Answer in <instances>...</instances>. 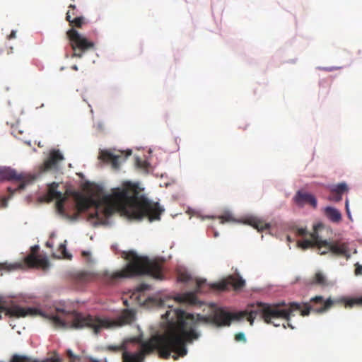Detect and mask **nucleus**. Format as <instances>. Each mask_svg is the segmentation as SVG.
<instances>
[{
	"label": "nucleus",
	"mask_w": 362,
	"mask_h": 362,
	"mask_svg": "<svg viewBox=\"0 0 362 362\" xmlns=\"http://www.w3.org/2000/svg\"><path fill=\"white\" fill-rule=\"evenodd\" d=\"M174 300L178 303L196 305L197 298L194 292H188L176 296Z\"/></svg>",
	"instance_id": "17"
},
{
	"label": "nucleus",
	"mask_w": 362,
	"mask_h": 362,
	"mask_svg": "<svg viewBox=\"0 0 362 362\" xmlns=\"http://www.w3.org/2000/svg\"><path fill=\"white\" fill-rule=\"evenodd\" d=\"M69 11H71V19H73L74 18L78 16V11L76 9V7L74 4H70L69 6Z\"/></svg>",
	"instance_id": "29"
},
{
	"label": "nucleus",
	"mask_w": 362,
	"mask_h": 362,
	"mask_svg": "<svg viewBox=\"0 0 362 362\" xmlns=\"http://www.w3.org/2000/svg\"><path fill=\"white\" fill-rule=\"evenodd\" d=\"M0 313L9 317L40 316L49 320L56 327L81 329L86 328V315L75 310H67L64 305H54L49 311L35 308H23L16 305H7L0 300Z\"/></svg>",
	"instance_id": "4"
},
{
	"label": "nucleus",
	"mask_w": 362,
	"mask_h": 362,
	"mask_svg": "<svg viewBox=\"0 0 362 362\" xmlns=\"http://www.w3.org/2000/svg\"><path fill=\"white\" fill-rule=\"evenodd\" d=\"M168 308L162 318L165 320L164 332L161 334L152 336L146 341L141 342V349L137 352L124 351L123 362H144L146 355L157 351L160 357L168 359L171 354L172 358L177 360L187 354V344L192 343L199 338L200 334L197 327L200 322L211 323L217 327H226L219 325L214 319L216 310L209 316H202L187 313L180 309L173 308L168 305Z\"/></svg>",
	"instance_id": "1"
},
{
	"label": "nucleus",
	"mask_w": 362,
	"mask_h": 362,
	"mask_svg": "<svg viewBox=\"0 0 362 362\" xmlns=\"http://www.w3.org/2000/svg\"><path fill=\"white\" fill-rule=\"evenodd\" d=\"M355 274H362V265L359 264L358 263L356 264Z\"/></svg>",
	"instance_id": "33"
},
{
	"label": "nucleus",
	"mask_w": 362,
	"mask_h": 362,
	"mask_svg": "<svg viewBox=\"0 0 362 362\" xmlns=\"http://www.w3.org/2000/svg\"><path fill=\"white\" fill-rule=\"evenodd\" d=\"M160 305H165L164 301H163V300H160Z\"/></svg>",
	"instance_id": "44"
},
{
	"label": "nucleus",
	"mask_w": 362,
	"mask_h": 362,
	"mask_svg": "<svg viewBox=\"0 0 362 362\" xmlns=\"http://www.w3.org/2000/svg\"><path fill=\"white\" fill-rule=\"evenodd\" d=\"M121 347L119 346H110L109 347V349L110 350H113L115 351H118L119 350H120Z\"/></svg>",
	"instance_id": "39"
},
{
	"label": "nucleus",
	"mask_w": 362,
	"mask_h": 362,
	"mask_svg": "<svg viewBox=\"0 0 362 362\" xmlns=\"http://www.w3.org/2000/svg\"><path fill=\"white\" fill-rule=\"evenodd\" d=\"M296 233L298 236H305L307 235V230L305 228H296Z\"/></svg>",
	"instance_id": "32"
},
{
	"label": "nucleus",
	"mask_w": 362,
	"mask_h": 362,
	"mask_svg": "<svg viewBox=\"0 0 362 362\" xmlns=\"http://www.w3.org/2000/svg\"><path fill=\"white\" fill-rule=\"evenodd\" d=\"M92 276L90 273L81 272L76 274V279L80 282H86L90 281Z\"/></svg>",
	"instance_id": "23"
},
{
	"label": "nucleus",
	"mask_w": 362,
	"mask_h": 362,
	"mask_svg": "<svg viewBox=\"0 0 362 362\" xmlns=\"http://www.w3.org/2000/svg\"><path fill=\"white\" fill-rule=\"evenodd\" d=\"M76 201L77 209L80 212L88 210L93 204L92 199L80 194L76 196Z\"/></svg>",
	"instance_id": "16"
},
{
	"label": "nucleus",
	"mask_w": 362,
	"mask_h": 362,
	"mask_svg": "<svg viewBox=\"0 0 362 362\" xmlns=\"http://www.w3.org/2000/svg\"><path fill=\"white\" fill-rule=\"evenodd\" d=\"M337 69V68H335V67H327V68H323L322 69L325 70V71H334V70H335Z\"/></svg>",
	"instance_id": "40"
},
{
	"label": "nucleus",
	"mask_w": 362,
	"mask_h": 362,
	"mask_svg": "<svg viewBox=\"0 0 362 362\" xmlns=\"http://www.w3.org/2000/svg\"><path fill=\"white\" fill-rule=\"evenodd\" d=\"M136 164L139 168L144 167V162L141 161L139 158L136 159Z\"/></svg>",
	"instance_id": "34"
},
{
	"label": "nucleus",
	"mask_w": 362,
	"mask_h": 362,
	"mask_svg": "<svg viewBox=\"0 0 362 362\" xmlns=\"http://www.w3.org/2000/svg\"><path fill=\"white\" fill-rule=\"evenodd\" d=\"M82 255L83 257H88L90 255V252H86V251H83L82 252Z\"/></svg>",
	"instance_id": "41"
},
{
	"label": "nucleus",
	"mask_w": 362,
	"mask_h": 362,
	"mask_svg": "<svg viewBox=\"0 0 362 362\" xmlns=\"http://www.w3.org/2000/svg\"><path fill=\"white\" fill-rule=\"evenodd\" d=\"M59 250H61L64 257L69 258V259L71 257V255L69 256L66 254V249L65 245L61 244L59 245Z\"/></svg>",
	"instance_id": "31"
},
{
	"label": "nucleus",
	"mask_w": 362,
	"mask_h": 362,
	"mask_svg": "<svg viewBox=\"0 0 362 362\" xmlns=\"http://www.w3.org/2000/svg\"><path fill=\"white\" fill-rule=\"evenodd\" d=\"M348 191V187L346 183H339L337 185L333 186L330 192H336L342 196V194Z\"/></svg>",
	"instance_id": "21"
},
{
	"label": "nucleus",
	"mask_w": 362,
	"mask_h": 362,
	"mask_svg": "<svg viewBox=\"0 0 362 362\" xmlns=\"http://www.w3.org/2000/svg\"><path fill=\"white\" fill-rule=\"evenodd\" d=\"M97 216H98V212L96 211V212L95 213L94 217H97Z\"/></svg>",
	"instance_id": "45"
},
{
	"label": "nucleus",
	"mask_w": 362,
	"mask_h": 362,
	"mask_svg": "<svg viewBox=\"0 0 362 362\" xmlns=\"http://www.w3.org/2000/svg\"><path fill=\"white\" fill-rule=\"evenodd\" d=\"M36 177L30 174L21 173H18L16 170L9 167H0V182L16 180L19 182V185L13 188L12 187H8V192L12 196L16 191H21L25 187L32 183Z\"/></svg>",
	"instance_id": "8"
},
{
	"label": "nucleus",
	"mask_w": 362,
	"mask_h": 362,
	"mask_svg": "<svg viewBox=\"0 0 362 362\" xmlns=\"http://www.w3.org/2000/svg\"><path fill=\"white\" fill-rule=\"evenodd\" d=\"M322 243V247H326L327 250L322 251L321 255H325L328 251H329L333 255L344 257L346 259H349L351 257L349 245L346 243H341L339 241L331 243L327 240H323Z\"/></svg>",
	"instance_id": "11"
},
{
	"label": "nucleus",
	"mask_w": 362,
	"mask_h": 362,
	"mask_svg": "<svg viewBox=\"0 0 362 362\" xmlns=\"http://www.w3.org/2000/svg\"><path fill=\"white\" fill-rule=\"evenodd\" d=\"M129 261L127 266L120 271L113 273L105 272L103 281L107 284H114L117 279L131 278L144 274L156 279H163L162 268L159 263L150 261L147 257H140L133 251L125 252L122 256Z\"/></svg>",
	"instance_id": "5"
},
{
	"label": "nucleus",
	"mask_w": 362,
	"mask_h": 362,
	"mask_svg": "<svg viewBox=\"0 0 362 362\" xmlns=\"http://www.w3.org/2000/svg\"><path fill=\"white\" fill-rule=\"evenodd\" d=\"M31 253L26 256L23 262H15L13 264L1 263L0 269L8 272L16 269L29 268H42L46 269L49 267V261L46 258H41L37 255L39 246L35 245L30 248Z\"/></svg>",
	"instance_id": "7"
},
{
	"label": "nucleus",
	"mask_w": 362,
	"mask_h": 362,
	"mask_svg": "<svg viewBox=\"0 0 362 362\" xmlns=\"http://www.w3.org/2000/svg\"><path fill=\"white\" fill-rule=\"evenodd\" d=\"M246 223L257 229L258 231H262L264 229L269 228V225L264 221L255 217L248 218Z\"/></svg>",
	"instance_id": "19"
},
{
	"label": "nucleus",
	"mask_w": 362,
	"mask_h": 362,
	"mask_svg": "<svg viewBox=\"0 0 362 362\" xmlns=\"http://www.w3.org/2000/svg\"><path fill=\"white\" fill-rule=\"evenodd\" d=\"M63 159L64 156L59 150L52 151L49 153L48 158L44 162L41 167V170L45 172L57 169L59 162L62 161Z\"/></svg>",
	"instance_id": "14"
},
{
	"label": "nucleus",
	"mask_w": 362,
	"mask_h": 362,
	"mask_svg": "<svg viewBox=\"0 0 362 362\" xmlns=\"http://www.w3.org/2000/svg\"><path fill=\"white\" fill-rule=\"evenodd\" d=\"M313 283L321 286H325L327 284V281L325 275L320 272H317L315 275Z\"/></svg>",
	"instance_id": "22"
},
{
	"label": "nucleus",
	"mask_w": 362,
	"mask_h": 362,
	"mask_svg": "<svg viewBox=\"0 0 362 362\" xmlns=\"http://www.w3.org/2000/svg\"><path fill=\"white\" fill-rule=\"evenodd\" d=\"M235 340L236 341H243V342H245L246 341V338H245V334L243 333V332H239V333L235 334Z\"/></svg>",
	"instance_id": "30"
},
{
	"label": "nucleus",
	"mask_w": 362,
	"mask_h": 362,
	"mask_svg": "<svg viewBox=\"0 0 362 362\" xmlns=\"http://www.w3.org/2000/svg\"><path fill=\"white\" fill-rule=\"evenodd\" d=\"M142 191L137 184L130 182L113 189L110 194L103 198L105 215L109 216L120 211L132 219L148 218L150 221L160 220L163 209L158 202H153L146 197Z\"/></svg>",
	"instance_id": "3"
},
{
	"label": "nucleus",
	"mask_w": 362,
	"mask_h": 362,
	"mask_svg": "<svg viewBox=\"0 0 362 362\" xmlns=\"http://www.w3.org/2000/svg\"><path fill=\"white\" fill-rule=\"evenodd\" d=\"M46 246L49 247H52V244L49 242H47L46 243Z\"/></svg>",
	"instance_id": "43"
},
{
	"label": "nucleus",
	"mask_w": 362,
	"mask_h": 362,
	"mask_svg": "<svg viewBox=\"0 0 362 362\" xmlns=\"http://www.w3.org/2000/svg\"><path fill=\"white\" fill-rule=\"evenodd\" d=\"M70 362H74V361L71 360Z\"/></svg>",
	"instance_id": "47"
},
{
	"label": "nucleus",
	"mask_w": 362,
	"mask_h": 362,
	"mask_svg": "<svg viewBox=\"0 0 362 362\" xmlns=\"http://www.w3.org/2000/svg\"><path fill=\"white\" fill-rule=\"evenodd\" d=\"M324 214L332 222L339 223L341 220L340 211L332 206H327L324 209Z\"/></svg>",
	"instance_id": "18"
},
{
	"label": "nucleus",
	"mask_w": 362,
	"mask_h": 362,
	"mask_svg": "<svg viewBox=\"0 0 362 362\" xmlns=\"http://www.w3.org/2000/svg\"><path fill=\"white\" fill-rule=\"evenodd\" d=\"M178 280L181 282L187 283L192 280V276L187 272H181L178 275Z\"/></svg>",
	"instance_id": "26"
},
{
	"label": "nucleus",
	"mask_w": 362,
	"mask_h": 362,
	"mask_svg": "<svg viewBox=\"0 0 362 362\" xmlns=\"http://www.w3.org/2000/svg\"><path fill=\"white\" fill-rule=\"evenodd\" d=\"M148 288V286L147 285H144V284H142V285H140L138 288H137V290L138 291H144L145 290H146Z\"/></svg>",
	"instance_id": "35"
},
{
	"label": "nucleus",
	"mask_w": 362,
	"mask_h": 362,
	"mask_svg": "<svg viewBox=\"0 0 362 362\" xmlns=\"http://www.w3.org/2000/svg\"><path fill=\"white\" fill-rule=\"evenodd\" d=\"M72 69H74L75 71H77L78 70V66L76 65H74V66H72Z\"/></svg>",
	"instance_id": "42"
},
{
	"label": "nucleus",
	"mask_w": 362,
	"mask_h": 362,
	"mask_svg": "<svg viewBox=\"0 0 362 362\" xmlns=\"http://www.w3.org/2000/svg\"><path fill=\"white\" fill-rule=\"evenodd\" d=\"M345 207H346V213H347L348 216L350 217V211H349V200L348 199L346 200Z\"/></svg>",
	"instance_id": "38"
},
{
	"label": "nucleus",
	"mask_w": 362,
	"mask_h": 362,
	"mask_svg": "<svg viewBox=\"0 0 362 362\" xmlns=\"http://www.w3.org/2000/svg\"><path fill=\"white\" fill-rule=\"evenodd\" d=\"M122 154L123 152L115 154L110 150H102L99 153L98 158L107 164H110L112 168L117 170L119 168L121 162L132 154V151L128 150L124 156Z\"/></svg>",
	"instance_id": "10"
},
{
	"label": "nucleus",
	"mask_w": 362,
	"mask_h": 362,
	"mask_svg": "<svg viewBox=\"0 0 362 362\" xmlns=\"http://www.w3.org/2000/svg\"><path fill=\"white\" fill-rule=\"evenodd\" d=\"M334 303L335 301L330 298L325 300L320 296L311 298V304L304 303L303 308L300 303L296 302L290 303L288 305L284 302L274 304L256 302L248 304L245 310L238 313H229L221 308L217 309L214 320L219 325L230 326L233 320H241L246 318L250 325H252L255 319L257 316H260L265 322L272 324L275 327L280 326V324L276 323V320H284L286 322V325L285 323L282 324L284 328L286 329L288 327L294 329V327L289 322L294 311H300L302 316L308 315L311 310L317 313H322L330 309Z\"/></svg>",
	"instance_id": "2"
},
{
	"label": "nucleus",
	"mask_w": 362,
	"mask_h": 362,
	"mask_svg": "<svg viewBox=\"0 0 362 362\" xmlns=\"http://www.w3.org/2000/svg\"><path fill=\"white\" fill-rule=\"evenodd\" d=\"M66 20L72 28H81L84 24V18L82 16H76L71 19V11L66 12ZM66 36L74 51L72 55L74 57L81 58L84 52L94 48V42L82 36L74 28L69 29L66 32Z\"/></svg>",
	"instance_id": "6"
},
{
	"label": "nucleus",
	"mask_w": 362,
	"mask_h": 362,
	"mask_svg": "<svg viewBox=\"0 0 362 362\" xmlns=\"http://www.w3.org/2000/svg\"><path fill=\"white\" fill-rule=\"evenodd\" d=\"M16 32L15 30H12L10 35L8 36V40H11L16 37Z\"/></svg>",
	"instance_id": "37"
},
{
	"label": "nucleus",
	"mask_w": 362,
	"mask_h": 362,
	"mask_svg": "<svg viewBox=\"0 0 362 362\" xmlns=\"http://www.w3.org/2000/svg\"><path fill=\"white\" fill-rule=\"evenodd\" d=\"M219 219H220V223L222 224L226 222H230V221H234V218H233V216L229 214H224V215L219 216Z\"/></svg>",
	"instance_id": "27"
},
{
	"label": "nucleus",
	"mask_w": 362,
	"mask_h": 362,
	"mask_svg": "<svg viewBox=\"0 0 362 362\" xmlns=\"http://www.w3.org/2000/svg\"><path fill=\"white\" fill-rule=\"evenodd\" d=\"M310 237L311 239H306L302 242H299L298 245L303 249H307L314 245L321 249V247H322V242L323 240L319 239L317 232L311 233Z\"/></svg>",
	"instance_id": "15"
},
{
	"label": "nucleus",
	"mask_w": 362,
	"mask_h": 362,
	"mask_svg": "<svg viewBox=\"0 0 362 362\" xmlns=\"http://www.w3.org/2000/svg\"><path fill=\"white\" fill-rule=\"evenodd\" d=\"M67 356L71 358V360L73 361V358H75L76 356L73 354V352L71 351V350H68L67 352Z\"/></svg>",
	"instance_id": "36"
},
{
	"label": "nucleus",
	"mask_w": 362,
	"mask_h": 362,
	"mask_svg": "<svg viewBox=\"0 0 362 362\" xmlns=\"http://www.w3.org/2000/svg\"><path fill=\"white\" fill-rule=\"evenodd\" d=\"M59 183L53 182L48 185V196L49 200L52 201L56 199V209L59 214H64V202L66 200V197L61 192L57 190Z\"/></svg>",
	"instance_id": "12"
},
{
	"label": "nucleus",
	"mask_w": 362,
	"mask_h": 362,
	"mask_svg": "<svg viewBox=\"0 0 362 362\" xmlns=\"http://www.w3.org/2000/svg\"><path fill=\"white\" fill-rule=\"evenodd\" d=\"M229 285H231L235 290H240L245 286V281L239 274H237L230 276L227 281L213 283L207 286L209 289L223 291L228 289Z\"/></svg>",
	"instance_id": "9"
},
{
	"label": "nucleus",
	"mask_w": 362,
	"mask_h": 362,
	"mask_svg": "<svg viewBox=\"0 0 362 362\" xmlns=\"http://www.w3.org/2000/svg\"><path fill=\"white\" fill-rule=\"evenodd\" d=\"M293 200L295 204L300 207H303L305 204H309L313 208L315 209L317 205V199L314 195L302 190H298L296 193Z\"/></svg>",
	"instance_id": "13"
},
{
	"label": "nucleus",
	"mask_w": 362,
	"mask_h": 362,
	"mask_svg": "<svg viewBox=\"0 0 362 362\" xmlns=\"http://www.w3.org/2000/svg\"><path fill=\"white\" fill-rule=\"evenodd\" d=\"M345 307L352 308L354 306L362 307V296L350 299H344Z\"/></svg>",
	"instance_id": "20"
},
{
	"label": "nucleus",
	"mask_w": 362,
	"mask_h": 362,
	"mask_svg": "<svg viewBox=\"0 0 362 362\" xmlns=\"http://www.w3.org/2000/svg\"><path fill=\"white\" fill-rule=\"evenodd\" d=\"M196 291L197 292H205L204 286L206 285V279H196Z\"/></svg>",
	"instance_id": "24"
},
{
	"label": "nucleus",
	"mask_w": 362,
	"mask_h": 362,
	"mask_svg": "<svg viewBox=\"0 0 362 362\" xmlns=\"http://www.w3.org/2000/svg\"><path fill=\"white\" fill-rule=\"evenodd\" d=\"M214 236H215V237L218 236V233H217V232H214Z\"/></svg>",
	"instance_id": "46"
},
{
	"label": "nucleus",
	"mask_w": 362,
	"mask_h": 362,
	"mask_svg": "<svg viewBox=\"0 0 362 362\" xmlns=\"http://www.w3.org/2000/svg\"><path fill=\"white\" fill-rule=\"evenodd\" d=\"M11 362H32L31 359L27 356L15 354L13 356Z\"/></svg>",
	"instance_id": "25"
},
{
	"label": "nucleus",
	"mask_w": 362,
	"mask_h": 362,
	"mask_svg": "<svg viewBox=\"0 0 362 362\" xmlns=\"http://www.w3.org/2000/svg\"><path fill=\"white\" fill-rule=\"evenodd\" d=\"M342 199V196L336 193V192H330V195L329 197V199L330 201H334V202H338L339 201H341Z\"/></svg>",
	"instance_id": "28"
}]
</instances>
